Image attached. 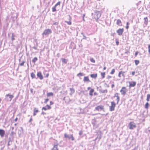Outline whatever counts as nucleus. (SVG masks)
Listing matches in <instances>:
<instances>
[{
  "mask_svg": "<svg viewBox=\"0 0 150 150\" xmlns=\"http://www.w3.org/2000/svg\"><path fill=\"white\" fill-rule=\"evenodd\" d=\"M120 100L119 96L118 95V94H115L113 97V106H115V104H117Z\"/></svg>",
  "mask_w": 150,
  "mask_h": 150,
  "instance_id": "1",
  "label": "nucleus"
},
{
  "mask_svg": "<svg viewBox=\"0 0 150 150\" xmlns=\"http://www.w3.org/2000/svg\"><path fill=\"white\" fill-rule=\"evenodd\" d=\"M92 16H93L94 18L97 20L101 16V13L99 11H96L94 13H92Z\"/></svg>",
  "mask_w": 150,
  "mask_h": 150,
  "instance_id": "2",
  "label": "nucleus"
},
{
  "mask_svg": "<svg viewBox=\"0 0 150 150\" xmlns=\"http://www.w3.org/2000/svg\"><path fill=\"white\" fill-rule=\"evenodd\" d=\"M13 97V96L9 94H6L5 96V100L7 101H10Z\"/></svg>",
  "mask_w": 150,
  "mask_h": 150,
  "instance_id": "3",
  "label": "nucleus"
},
{
  "mask_svg": "<svg viewBox=\"0 0 150 150\" xmlns=\"http://www.w3.org/2000/svg\"><path fill=\"white\" fill-rule=\"evenodd\" d=\"M128 125L129 129H133L134 128H135L136 127L135 124L132 122H130Z\"/></svg>",
  "mask_w": 150,
  "mask_h": 150,
  "instance_id": "4",
  "label": "nucleus"
},
{
  "mask_svg": "<svg viewBox=\"0 0 150 150\" xmlns=\"http://www.w3.org/2000/svg\"><path fill=\"white\" fill-rule=\"evenodd\" d=\"M64 137L65 138H68L69 139H71V140L72 141L74 140V138L73 137V135L72 134H71L69 136L68 134H67L66 133H65L64 134Z\"/></svg>",
  "mask_w": 150,
  "mask_h": 150,
  "instance_id": "5",
  "label": "nucleus"
},
{
  "mask_svg": "<svg viewBox=\"0 0 150 150\" xmlns=\"http://www.w3.org/2000/svg\"><path fill=\"white\" fill-rule=\"evenodd\" d=\"M52 33V31L50 29H47L45 30L43 33H42V35H47L50 34Z\"/></svg>",
  "mask_w": 150,
  "mask_h": 150,
  "instance_id": "6",
  "label": "nucleus"
},
{
  "mask_svg": "<svg viewBox=\"0 0 150 150\" xmlns=\"http://www.w3.org/2000/svg\"><path fill=\"white\" fill-rule=\"evenodd\" d=\"M127 91V89L125 87H122L120 91L121 93L123 95H125V94Z\"/></svg>",
  "mask_w": 150,
  "mask_h": 150,
  "instance_id": "7",
  "label": "nucleus"
},
{
  "mask_svg": "<svg viewBox=\"0 0 150 150\" xmlns=\"http://www.w3.org/2000/svg\"><path fill=\"white\" fill-rule=\"evenodd\" d=\"M60 4H61V2L60 1H59V2H58L55 5V6H53V7H52V11L53 12H55V11H56V7L57 6H60Z\"/></svg>",
  "mask_w": 150,
  "mask_h": 150,
  "instance_id": "8",
  "label": "nucleus"
},
{
  "mask_svg": "<svg viewBox=\"0 0 150 150\" xmlns=\"http://www.w3.org/2000/svg\"><path fill=\"white\" fill-rule=\"evenodd\" d=\"M124 30L123 28H120L117 30V32L119 35H122Z\"/></svg>",
  "mask_w": 150,
  "mask_h": 150,
  "instance_id": "9",
  "label": "nucleus"
},
{
  "mask_svg": "<svg viewBox=\"0 0 150 150\" xmlns=\"http://www.w3.org/2000/svg\"><path fill=\"white\" fill-rule=\"evenodd\" d=\"M103 109V106L102 105H99L96 107L95 109L98 111H101Z\"/></svg>",
  "mask_w": 150,
  "mask_h": 150,
  "instance_id": "10",
  "label": "nucleus"
},
{
  "mask_svg": "<svg viewBox=\"0 0 150 150\" xmlns=\"http://www.w3.org/2000/svg\"><path fill=\"white\" fill-rule=\"evenodd\" d=\"M125 73V72L121 71L119 72L118 74V76L120 77H124L125 76V75L124 74Z\"/></svg>",
  "mask_w": 150,
  "mask_h": 150,
  "instance_id": "11",
  "label": "nucleus"
},
{
  "mask_svg": "<svg viewBox=\"0 0 150 150\" xmlns=\"http://www.w3.org/2000/svg\"><path fill=\"white\" fill-rule=\"evenodd\" d=\"M129 86L130 87H134L136 85V83L135 81L129 82Z\"/></svg>",
  "mask_w": 150,
  "mask_h": 150,
  "instance_id": "12",
  "label": "nucleus"
},
{
  "mask_svg": "<svg viewBox=\"0 0 150 150\" xmlns=\"http://www.w3.org/2000/svg\"><path fill=\"white\" fill-rule=\"evenodd\" d=\"M144 24L145 25V26L147 25L148 24V20L147 17H145L144 18Z\"/></svg>",
  "mask_w": 150,
  "mask_h": 150,
  "instance_id": "13",
  "label": "nucleus"
},
{
  "mask_svg": "<svg viewBox=\"0 0 150 150\" xmlns=\"http://www.w3.org/2000/svg\"><path fill=\"white\" fill-rule=\"evenodd\" d=\"M63 100H65L66 103H68L71 101L70 99L68 97H64L63 98Z\"/></svg>",
  "mask_w": 150,
  "mask_h": 150,
  "instance_id": "14",
  "label": "nucleus"
},
{
  "mask_svg": "<svg viewBox=\"0 0 150 150\" xmlns=\"http://www.w3.org/2000/svg\"><path fill=\"white\" fill-rule=\"evenodd\" d=\"M5 132L2 129H0V136L2 137H4Z\"/></svg>",
  "mask_w": 150,
  "mask_h": 150,
  "instance_id": "15",
  "label": "nucleus"
},
{
  "mask_svg": "<svg viewBox=\"0 0 150 150\" xmlns=\"http://www.w3.org/2000/svg\"><path fill=\"white\" fill-rule=\"evenodd\" d=\"M37 76L40 79H43V76L41 72H38L37 74Z\"/></svg>",
  "mask_w": 150,
  "mask_h": 150,
  "instance_id": "16",
  "label": "nucleus"
},
{
  "mask_svg": "<svg viewBox=\"0 0 150 150\" xmlns=\"http://www.w3.org/2000/svg\"><path fill=\"white\" fill-rule=\"evenodd\" d=\"M58 144L57 143L56 144L54 145L53 148L52 149V150H58Z\"/></svg>",
  "mask_w": 150,
  "mask_h": 150,
  "instance_id": "17",
  "label": "nucleus"
},
{
  "mask_svg": "<svg viewBox=\"0 0 150 150\" xmlns=\"http://www.w3.org/2000/svg\"><path fill=\"white\" fill-rule=\"evenodd\" d=\"M83 81L84 82H90V80L89 79L88 77V76H85L84 77V79H83Z\"/></svg>",
  "mask_w": 150,
  "mask_h": 150,
  "instance_id": "18",
  "label": "nucleus"
},
{
  "mask_svg": "<svg viewBox=\"0 0 150 150\" xmlns=\"http://www.w3.org/2000/svg\"><path fill=\"white\" fill-rule=\"evenodd\" d=\"M117 25L120 26H121L122 25V22L120 19H118L117 20Z\"/></svg>",
  "mask_w": 150,
  "mask_h": 150,
  "instance_id": "19",
  "label": "nucleus"
},
{
  "mask_svg": "<svg viewBox=\"0 0 150 150\" xmlns=\"http://www.w3.org/2000/svg\"><path fill=\"white\" fill-rule=\"evenodd\" d=\"M69 90L71 91V93H70V94L71 96H72V94H73L75 92L74 89L72 88H70Z\"/></svg>",
  "mask_w": 150,
  "mask_h": 150,
  "instance_id": "20",
  "label": "nucleus"
},
{
  "mask_svg": "<svg viewBox=\"0 0 150 150\" xmlns=\"http://www.w3.org/2000/svg\"><path fill=\"white\" fill-rule=\"evenodd\" d=\"M61 60L62 63H65V64L67 63L68 61V60L67 59L63 58H62Z\"/></svg>",
  "mask_w": 150,
  "mask_h": 150,
  "instance_id": "21",
  "label": "nucleus"
},
{
  "mask_svg": "<svg viewBox=\"0 0 150 150\" xmlns=\"http://www.w3.org/2000/svg\"><path fill=\"white\" fill-rule=\"evenodd\" d=\"M91 77L94 79H96L97 76V74H91L90 75Z\"/></svg>",
  "mask_w": 150,
  "mask_h": 150,
  "instance_id": "22",
  "label": "nucleus"
},
{
  "mask_svg": "<svg viewBox=\"0 0 150 150\" xmlns=\"http://www.w3.org/2000/svg\"><path fill=\"white\" fill-rule=\"evenodd\" d=\"M149 103L148 102H146V104H145V105H144L145 108L146 109H148L149 108Z\"/></svg>",
  "mask_w": 150,
  "mask_h": 150,
  "instance_id": "23",
  "label": "nucleus"
},
{
  "mask_svg": "<svg viewBox=\"0 0 150 150\" xmlns=\"http://www.w3.org/2000/svg\"><path fill=\"white\" fill-rule=\"evenodd\" d=\"M150 94H148L147 95L146 100L147 102H148L150 101Z\"/></svg>",
  "mask_w": 150,
  "mask_h": 150,
  "instance_id": "24",
  "label": "nucleus"
},
{
  "mask_svg": "<svg viewBox=\"0 0 150 150\" xmlns=\"http://www.w3.org/2000/svg\"><path fill=\"white\" fill-rule=\"evenodd\" d=\"M15 36V35L14 34V33H12L11 34V40L13 41L15 39L14 37Z\"/></svg>",
  "mask_w": 150,
  "mask_h": 150,
  "instance_id": "25",
  "label": "nucleus"
},
{
  "mask_svg": "<svg viewBox=\"0 0 150 150\" xmlns=\"http://www.w3.org/2000/svg\"><path fill=\"white\" fill-rule=\"evenodd\" d=\"M53 93L52 92L49 93H47V96H53Z\"/></svg>",
  "mask_w": 150,
  "mask_h": 150,
  "instance_id": "26",
  "label": "nucleus"
},
{
  "mask_svg": "<svg viewBox=\"0 0 150 150\" xmlns=\"http://www.w3.org/2000/svg\"><path fill=\"white\" fill-rule=\"evenodd\" d=\"M94 91V90L93 89H91L89 92V95L91 96H92L93 95V93Z\"/></svg>",
  "mask_w": 150,
  "mask_h": 150,
  "instance_id": "27",
  "label": "nucleus"
},
{
  "mask_svg": "<svg viewBox=\"0 0 150 150\" xmlns=\"http://www.w3.org/2000/svg\"><path fill=\"white\" fill-rule=\"evenodd\" d=\"M38 60V58L37 57H34L33 59L32 60V62L34 63H35V62Z\"/></svg>",
  "mask_w": 150,
  "mask_h": 150,
  "instance_id": "28",
  "label": "nucleus"
},
{
  "mask_svg": "<svg viewBox=\"0 0 150 150\" xmlns=\"http://www.w3.org/2000/svg\"><path fill=\"white\" fill-rule=\"evenodd\" d=\"M31 76L32 78H34L35 77V75L33 72L31 73Z\"/></svg>",
  "mask_w": 150,
  "mask_h": 150,
  "instance_id": "29",
  "label": "nucleus"
},
{
  "mask_svg": "<svg viewBox=\"0 0 150 150\" xmlns=\"http://www.w3.org/2000/svg\"><path fill=\"white\" fill-rule=\"evenodd\" d=\"M135 64L137 65L139 63V61L138 60H135L134 61Z\"/></svg>",
  "mask_w": 150,
  "mask_h": 150,
  "instance_id": "30",
  "label": "nucleus"
},
{
  "mask_svg": "<svg viewBox=\"0 0 150 150\" xmlns=\"http://www.w3.org/2000/svg\"><path fill=\"white\" fill-rule=\"evenodd\" d=\"M65 22L67 23L69 25H71V23L70 21H65Z\"/></svg>",
  "mask_w": 150,
  "mask_h": 150,
  "instance_id": "31",
  "label": "nucleus"
},
{
  "mask_svg": "<svg viewBox=\"0 0 150 150\" xmlns=\"http://www.w3.org/2000/svg\"><path fill=\"white\" fill-rule=\"evenodd\" d=\"M110 110L111 111L112 110V102H111V105L110 106Z\"/></svg>",
  "mask_w": 150,
  "mask_h": 150,
  "instance_id": "32",
  "label": "nucleus"
},
{
  "mask_svg": "<svg viewBox=\"0 0 150 150\" xmlns=\"http://www.w3.org/2000/svg\"><path fill=\"white\" fill-rule=\"evenodd\" d=\"M38 112V110L36 109V108H34V112Z\"/></svg>",
  "mask_w": 150,
  "mask_h": 150,
  "instance_id": "33",
  "label": "nucleus"
},
{
  "mask_svg": "<svg viewBox=\"0 0 150 150\" xmlns=\"http://www.w3.org/2000/svg\"><path fill=\"white\" fill-rule=\"evenodd\" d=\"M90 61L91 62H92L93 63L95 62V60L93 58H91L90 59Z\"/></svg>",
  "mask_w": 150,
  "mask_h": 150,
  "instance_id": "34",
  "label": "nucleus"
},
{
  "mask_svg": "<svg viewBox=\"0 0 150 150\" xmlns=\"http://www.w3.org/2000/svg\"><path fill=\"white\" fill-rule=\"evenodd\" d=\"M148 52L149 53H150V45H149L148 46Z\"/></svg>",
  "mask_w": 150,
  "mask_h": 150,
  "instance_id": "35",
  "label": "nucleus"
},
{
  "mask_svg": "<svg viewBox=\"0 0 150 150\" xmlns=\"http://www.w3.org/2000/svg\"><path fill=\"white\" fill-rule=\"evenodd\" d=\"M139 52L138 51H136L135 53V56L136 57L138 54Z\"/></svg>",
  "mask_w": 150,
  "mask_h": 150,
  "instance_id": "36",
  "label": "nucleus"
},
{
  "mask_svg": "<svg viewBox=\"0 0 150 150\" xmlns=\"http://www.w3.org/2000/svg\"><path fill=\"white\" fill-rule=\"evenodd\" d=\"M25 63V62L23 61L20 64V65L21 66H22L23 65L24 63Z\"/></svg>",
  "mask_w": 150,
  "mask_h": 150,
  "instance_id": "37",
  "label": "nucleus"
},
{
  "mask_svg": "<svg viewBox=\"0 0 150 150\" xmlns=\"http://www.w3.org/2000/svg\"><path fill=\"white\" fill-rule=\"evenodd\" d=\"M46 107H47V109H48V110H49L51 108V107L48 105H46Z\"/></svg>",
  "mask_w": 150,
  "mask_h": 150,
  "instance_id": "38",
  "label": "nucleus"
},
{
  "mask_svg": "<svg viewBox=\"0 0 150 150\" xmlns=\"http://www.w3.org/2000/svg\"><path fill=\"white\" fill-rule=\"evenodd\" d=\"M101 74L103 77L104 78V76L105 75V72L102 73H101Z\"/></svg>",
  "mask_w": 150,
  "mask_h": 150,
  "instance_id": "39",
  "label": "nucleus"
},
{
  "mask_svg": "<svg viewBox=\"0 0 150 150\" xmlns=\"http://www.w3.org/2000/svg\"><path fill=\"white\" fill-rule=\"evenodd\" d=\"M49 99L48 98H47L45 99V101H44V103H47V101L49 100Z\"/></svg>",
  "mask_w": 150,
  "mask_h": 150,
  "instance_id": "40",
  "label": "nucleus"
},
{
  "mask_svg": "<svg viewBox=\"0 0 150 150\" xmlns=\"http://www.w3.org/2000/svg\"><path fill=\"white\" fill-rule=\"evenodd\" d=\"M116 43L117 45H119V42L118 40L116 39Z\"/></svg>",
  "mask_w": 150,
  "mask_h": 150,
  "instance_id": "41",
  "label": "nucleus"
},
{
  "mask_svg": "<svg viewBox=\"0 0 150 150\" xmlns=\"http://www.w3.org/2000/svg\"><path fill=\"white\" fill-rule=\"evenodd\" d=\"M79 75H80L81 76H82L83 75V73H79L78 74H77V76H78Z\"/></svg>",
  "mask_w": 150,
  "mask_h": 150,
  "instance_id": "42",
  "label": "nucleus"
},
{
  "mask_svg": "<svg viewBox=\"0 0 150 150\" xmlns=\"http://www.w3.org/2000/svg\"><path fill=\"white\" fill-rule=\"evenodd\" d=\"M15 132H11V134L12 135H13L14 134H15Z\"/></svg>",
  "mask_w": 150,
  "mask_h": 150,
  "instance_id": "43",
  "label": "nucleus"
},
{
  "mask_svg": "<svg viewBox=\"0 0 150 150\" xmlns=\"http://www.w3.org/2000/svg\"><path fill=\"white\" fill-rule=\"evenodd\" d=\"M58 24V22H56L53 23V25H57Z\"/></svg>",
  "mask_w": 150,
  "mask_h": 150,
  "instance_id": "44",
  "label": "nucleus"
},
{
  "mask_svg": "<svg viewBox=\"0 0 150 150\" xmlns=\"http://www.w3.org/2000/svg\"><path fill=\"white\" fill-rule=\"evenodd\" d=\"M42 110H47V109L45 107H43L42 108Z\"/></svg>",
  "mask_w": 150,
  "mask_h": 150,
  "instance_id": "45",
  "label": "nucleus"
},
{
  "mask_svg": "<svg viewBox=\"0 0 150 150\" xmlns=\"http://www.w3.org/2000/svg\"><path fill=\"white\" fill-rule=\"evenodd\" d=\"M82 134V131H81L79 132V134L80 135H81Z\"/></svg>",
  "mask_w": 150,
  "mask_h": 150,
  "instance_id": "46",
  "label": "nucleus"
},
{
  "mask_svg": "<svg viewBox=\"0 0 150 150\" xmlns=\"http://www.w3.org/2000/svg\"><path fill=\"white\" fill-rule=\"evenodd\" d=\"M32 117H31V118H30V120H29V122H31L32 121Z\"/></svg>",
  "mask_w": 150,
  "mask_h": 150,
  "instance_id": "47",
  "label": "nucleus"
},
{
  "mask_svg": "<svg viewBox=\"0 0 150 150\" xmlns=\"http://www.w3.org/2000/svg\"><path fill=\"white\" fill-rule=\"evenodd\" d=\"M135 71H132V76H134L135 75Z\"/></svg>",
  "mask_w": 150,
  "mask_h": 150,
  "instance_id": "48",
  "label": "nucleus"
},
{
  "mask_svg": "<svg viewBox=\"0 0 150 150\" xmlns=\"http://www.w3.org/2000/svg\"><path fill=\"white\" fill-rule=\"evenodd\" d=\"M83 39H86V37L84 35H83Z\"/></svg>",
  "mask_w": 150,
  "mask_h": 150,
  "instance_id": "49",
  "label": "nucleus"
},
{
  "mask_svg": "<svg viewBox=\"0 0 150 150\" xmlns=\"http://www.w3.org/2000/svg\"><path fill=\"white\" fill-rule=\"evenodd\" d=\"M50 105H52L53 104V103L52 101H50Z\"/></svg>",
  "mask_w": 150,
  "mask_h": 150,
  "instance_id": "50",
  "label": "nucleus"
},
{
  "mask_svg": "<svg viewBox=\"0 0 150 150\" xmlns=\"http://www.w3.org/2000/svg\"><path fill=\"white\" fill-rule=\"evenodd\" d=\"M129 26L126 25V28L127 29H128L129 28Z\"/></svg>",
  "mask_w": 150,
  "mask_h": 150,
  "instance_id": "51",
  "label": "nucleus"
},
{
  "mask_svg": "<svg viewBox=\"0 0 150 150\" xmlns=\"http://www.w3.org/2000/svg\"><path fill=\"white\" fill-rule=\"evenodd\" d=\"M18 120V118L17 117H16L15 119L14 120L15 121H16Z\"/></svg>",
  "mask_w": 150,
  "mask_h": 150,
  "instance_id": "52",
  "label": "nucleus"
},
{
  "mask_svg": "<svg viewBox=\"0 0 150 150\" xmlns=\"http://www.w3.org/2000/svg\"><path fill=\"white\" fill-rule=\"evenodd\" d=\"M42 114L43 115H44L45 114V113L43 112H42Z\"/></svg>",
  "mask_w": 150,
  "mask_h": 150,
  "instance_id": "53",
  "label": "nucleus"
},
{
  "mask_svg": "<svg viewBox=\"0 0 150 150\" xmlns=\"http://www.w3.org/2000/svg\"><path fill=\"white\" fill-rule=\"evenodd\" d=\"M36 115V114L35 113V112H34L33 114V116H35Z\"/></svg>",
  "mask_w": 150,
  "mask_h": 150,
  "instance_id": "54",
  "label": "nucleus"
},
{
  "mask_svg": "<svg viewBox=\"0 0 150 150\" xmlns=\"http://www.w3.org/2000/svg\"><path fill=\"white\" fill-rule=\"evenodd\" d=\"M126 25L129 26V23L128 22H127V23Z\"/></svg>",
  "mask_w": 150,
  "mask_h": 150,
  "instance_id": "55",
  "label": "nucleus"
},
{
  "mask_svg": "<svg viewBox=\"0 0 150 150\" xmlns=\"http://www.w3.org/2000/svg\"><path fill=\"white\" fill-rule=\"evenodd\" d=\"M112 73H113V72H112V71H111V72H110V73L112 74Z\"/></svg>",
  "mask_w": 150,
  "mask_h": 150,
  "instance_id": "56",
  "label": "nucleus"
},
{
  "mask_svg": "<svg viewBox=\"0 0 150 150\" xmlns=\"http://www.w3.org/2000/svg\"><path fill=\"white\" fill-rule=\"evenodd\" d=\"M33 48L34 49H35V50H36L37 49V48L36 47H33Z\"/></svg>",
  "mask_w": 150,
  "mask_h": 150,
  "instance_id": "57",
  "label": "nucleus"
},
{
  "mask_svg": "<svg viewBox=\"0 0 150 150\" xmlns=\"http://www.w3.org/2000/svg\"><path fill=\"white\" fill-rule=\"evenodd\" d=\"M11 128H12V130H13L14 129V128L13 127H11Z\"/></svg>",
  "mask_w": 150,
  "mask_h": 150,
  "instance_id": "58",
  "label": "nucleus"
},
{
  "mask_svg": "<svg viewBox=\"0 0 150 150\" xmlns=\"http://www.w3.org/2000/svg\"><path fill=\"white\" fill-rule=\"evenodd\" d=\"M90 88H91L90 87L88 88V90H89Z\"/></svg>",
  "mask_w": 150,
  "mask_h": 150,
  "instance_id": "59",
  "label": "nucleus"
},
{
  "mask_svg": "<svg viewBox=\"0 0 150 150\" xmlns=\"http://www.w3.org/2000/svg\"><path fill=\"white\" fill-rule=\"evenodd\" d=\"M85 16V15L84 14L83 15V18H84V16Z\"/></svg>",
  "mask_w": 150,
  "mask_h": 150,
  "instance_id": "60",
  "label": "nucleus"
},
{
  "mask_svg": "<svg viewBox=\"0 0 150 150\" xmlns=\"http://www.w3.org/2000/svg\"><path fill=\"white\" fill-rule=\"evenodd\" d=\"M81 34L82 35H84V34H83V33H81Z\"/></svg>",
  "mask_w": 150,
  "mask_h": 150,
  "instance_id": "61",
  "label": "nucleus"
},
{
  "mask_svg": "<svg viewBox=\"0 0 150 150\" xmlns=\"http://www.w3.org/2000/svg\"><path fill=\"white\" fill-rule=\"evenodd\" d=\"M48 76H49V74H47V76H47V77H48Z\"/></svg>",
  "mask_w": 150,
  "mask_h": 150,
  "instance_id": "62",
  "label": "nucleus"
},
{
  "mask_svg": "<svg viewBox=\"0 0 150 150\" xmlns=\"http://www.w3.org/2000/svg\"><path fill=\"white\" fill-rule=\"evenodd\" d=\"M83 21H85V20H84V18H83Z\"/></svg>",
  "mask_w": 150,
  "mask_h": 150,
  "instance_id": "63",
  "label": "nucleus"
},
{
  "mask_svg": "<svg viewBox=\"0 0 150 150\" xmlns=\"http://www.w3.org/2000/svg\"><path fill=\"white\" fill-rule=\"evenodd\" d=\"M103 69H106V67H104Z\"/></svg>",
  "mask_w": 150,
  "mask_h": 150,
  "instance_id": "64",
  "label": "nucleus"
}]
</instances>
